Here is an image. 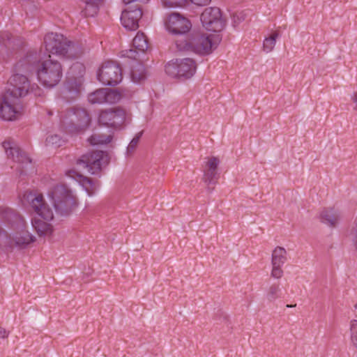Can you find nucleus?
I'll use <instances>...</instances> for the list:
<instances>
[{"label":"nucleus","instance_id":"26","mask_svg":"<svg viewBox=\"0 0 357 357\" xmlns=\"http://www.w3.org/2000/svg\"><path fill=\"white\" fill-rule=\"evenodd\" d=\"M31 224L39 236L50 234L52 231V225L41 220L33 218L31 220Z\"/></svg>","mask_w":357,"mask_h":357},{"label":"nucleus","instance_id":"23","mask_svg":"<svg viewBox=\"0 0 357 357\" xmlns=\"http://www.w3.org/2000/svg\"><path fill=\"white\" fill-rule=\"evenodd\" d=\"M340 218V213L334 208H325L320 213L321 222L332 227L337 226Z\"/></svg>","mask_w":357,"mask_h":357},{"label":"nucleus","instance_id":"17","mask_svg":"<svg viewBox=\"0 0 357 357\" xmlns=\"http://www.w3.org/2000/svg\"><path fill=\"white\" fill-rule=\"evenodd\" d=\"M10 93H4L0 102V116L6 121L15 119L20 108V99L11 96Z\"/></svg>","mask_w":357,"mask_h":357},{"label":"nucleus","instance_id":"7","mask_svg":"<svg viewBox=\"0 0 357 357\" xmlns=\"http://www.w3.org/2000/svg\"><path fill=\"white\" fill-rule=\"evenodd\" d=\"M84 73L85 68L82 63H75L70 67L63 91L64 97L67 100H74L79 96Z\"/></svg>","mask_w":357,"mask_h":357},{"label":"nucleus","instance_id":"30","mask_svg":"<svg viewBox=\"0 0 357 357\" xmlns=\"http://www.w3.org/2000/svg\"><path fill=\"white\" fill-rule=\"evenodd\" d=\"M112 139V135L103 134H93L89 139L88 141L91 145L107 144Z\"/></svg>","mask_w":357,"mask_h":357},{"label":"nucleus","instance_id":"29","mask_svg":"<svg viewBox=\"0 0 357 357\" xmlns=\"http://www.w3.org/2000/svg\"><path fill=\"white\" fill-rule=\"evenodd\" d=\"M132 46L142 54H144L148 49V40L145 35L138 32L132 40Z\"/></svg>","mask_w":357,"mask_h":357},{"label":"nucleus","instance_id":"27","mask_svg":"<svg viewBox=\"0 0 357 357\" xmlns=\"http://www.w3.org/2000/svg\"><path fill=\"white\" fill-rule=\"evenodd\" d=\"M287 261V251L280 246L276 247L273 252L271 257V264L282 266Z\"/></svg>","mask_w":357,"mask_h":357},{"label":"nucleus","instance_id":"36","mask_svg":"<svg viewBox=\"0 0 357 357\" xmlns=\"http://www.w3.org/2000/svg\"><path fill=\"white\" fill-rule=\"evenodd\" d=\"M351 339L354 347L357 348V320L351 322Z\"/></svg>","mask_w":357,"mask_h":357},{"label":"nucleus","instance_id":"8","mask_svg":"<svg viewBox=\"0 0 357 357\" xmlns=\"http://www.w3.org/2000/svg\"><path fill=\"white\" fill-rule=\"evenodd\" d=\"M56 213L61 215H68L75 204L70 191L63 185H56L50 192Z\"/></svg>","mask_w":357,"mask_h":357},{"label":"nucleus","instance_id":"15","mask_svg":"<svg viewBox=\"0 0 357 357\" xmlns=\"http://www.w3.org/2000/svg\"><path fill=\"white\" fill-rule=\"evenodd\" d=\"M24 199L29 202L34 211L46 221L53 219V212L47 205L41 194L34 192H26Z\"/></svg>","mask_w":357,"mask_h":357},{"label":"nucleus","instance_id":"22","mask_svg":"<svg viewBox=\"0 0 357 357\" xmlns=\"http://www.w3.org/2000/svg\"><path fill=\"white\" fill-rule=\"evenodd\" d=\"M18 45L19 43H16V40L10 33H0V58L3 60L8 59Z\"/></svg>","mask_w":357,"mask_h":357},{"label":"nucleus","instance_id":"33","mask_svg":"<svg viewBox=\"0 0 357 357\" xmlns=\"http://www.w3.org/2000/svg\"><path fill=\"white\" fill-rule=\"evenodd\" d=\"M140 53V52L134 48L122 51L121 56L123 57H127L128 59H132V61L134 63L133 64H135L136 62H139L138 57L139 56Z\"/></svg>","mask_w":357,"mask_h":357},{"label":"nucleus","instance_id":"1","mask_svg":"<svg viewBox=\"0 0 357 357\" xmlns=\"http://www.w3.org/2000/svg\"><path fill=\"white\" fill-rule=\"evenodd\" d=\"M0 221L13 231L11 234L0 227V246L12 248L14 245L24 248L35 241V237L26 229L24 218L15 210L0 209Z\"/></svg>","mask_w":357,"mask_h":357},{"label":"nucleus","instance_id":"14","mask_svg":"<svg viewBox=\"0 0 357 357\" xmlns=\"http://www.w3.org/2000/svg\"><path fill=\"white\" fill-rule=\"evenodd\" d=\"M41 62L40 54L37 52H29L15 65L14 71L26 75L36 73L38 74Z\"/></svg>","mask_w":357,"mask_h":357},{"label":"nucleus","instance_id":"35","mask_svg":"<svg viewBox=\"0 0 357 357\" xmlns=\"http://www.w3.org/2000/svg\"><path fill=\"white\" fill-rule=\"evenodd\" d=\"M63 141L61 137L58 135H54L48 136L46 139V144L47 145H52L55 147H59L62 146Z\"/></svg>","mask_w":357,"mask_h":357},{"label":"nucleus","instance_id":"42","mask_svg":"<svg viewBox=\"0 0 357 357\" xmlns=\"http://www.w3.org/2000/svg\"><path fill=\"white\" fill-rule=\"evenodd\" d=\"M351 100L356 104L354 109L357 110V91L354 93L353 96L351 97Z\"/></svg>","mask_w":357,"mask_h":357},{"label":"nucleus","instance_id":"2","mask_svg":"<svg viewBox=\"0 0 357 357\" xmlns=\"http://www.w3.org/2000/svg\"><path fill=\"white\" fill-rule=\"evenodd\" d=\"M218 40V38L213 35L192 31L185 39L175 40V44L178 51L205 56L216 48Z\"/></svg>","mask_w":357,"mask_h":357},{"label":"nucleus","instance_id":"9","mask_svg":"<svg viewBox=\"0 0 357 357\" xmlns=\"http://www.w3.org/2000/svg\"><path fill=\"white\" fill-rule=\"evenodd\" d=\"M167 30L175 36V40L185 39L190 33L192 28L191 22L178 13H172L165 21Z\"/></svg>","mask_w":357,"mask_h":357},{"label":"nucleus","instance_id":"16","mask_svg":"<svg viewBox=\"0 0 357 357\" xmlns=\"http://www.w3.org/2000/svg\"><path fill=\"white\" fill-rule=\"evenodd\" d=\"M126 119V112L123 109L116 107L102 111L98 117L100 124L113 128H119Z\"/></svg>","mask_w":357,"mask_h":357},{"label":"nucleus","instance_id":"25","mask_svg":"<svg viewBox=\"0 0 357 357\" xmlns=\"http://www.w3.org/2000/svg\"><path fill=\"white\" fill-rule=\"evenodd\" d=\"M146 70L144 66L141 62L132 64L130 70V77L133 82L140 83L146 79Z\"/></svg>","mask_w":357,"mask_h":357},{"label":"nucleus","instance_id":"20","mask_svg":"<svg viewBox=\"0 0 357 357\" xmlns=\"http://www.w3.org/2000/svg\"><path fill=\"white\" fill-rule=\"evenodd\" d=\"M120 98L121 96L117 91L109 89H99L88 96V100L91 104L114 103Z\"/></svg>","mask_w":357,"mask_h":357},{"label":"nucleus","instance_id":"38","mask_svg":"<svg viewBox=\"0 0 357 357\" xmlns=\"http://www.w3.org/2000/svg\"><path fill=\"white\" fill-rule=\"evenodd\" d=\"M282 266L272 265L271 277L280 279L283 275V271L281 268Z\"/></svg>","mask_w":357,"mask_h":357},{"label":"nucleus","instance_id":"10","mask_svg":"<svg viewBox=\"0 0 357 357\" xmlns=\"http://www.w3.org/2000/svg\"><path fill=\"white\" fill-rule=\"evenodd\" d=\"M196 68V63L192 59H177L165 66V72L172 77L188 79L195 74Z\"/></svg>","mask_w":357,"mask_h":357},{"label":"nucleus","instance_id":"6","mask_svg":"<svg viewBox=\"0 0 357 357\" xmlns=\"http://www.w3.org/2000/svg\"><path fill=\"white\" fill-rule=\"evenodd\" d=\"M63 76L62 67L59 62L52 59L41 62L38 69V80L46 87L52 88L57 85Z\"/></svg>","mask_w":357,"mask_h":357},{"label":"nucleus","instance_id":"40","mask_svg":"<svg viewBox=\"0 0 357 357\" xmlns=\"http://www.w3.org/2000/svg\"><path fill=\"white\" fill-rule=\"evenodd\" d=\"M149 0H123V2L128 5V4H130L131 3H133V2H140V3H147Z\"/></svg>","mask_w":357,"mask_h":357},{"label":"nucleus","instance_id":"39","mask_svg":"<svg viewBox=\"0 0 357 357\" xmlns=\"http://www.w3.org/2000/svg\"><path fill=\"white\" fill-rule=\"evenodd\" d=\"M351 232H355V238L354 240V244L355 246V249L357 251V218L355 220V227L352 229Z\"/></svg>","mask_w":357,"mask_h":357},{"label":"nucleus","instance_id":"12","mask_svg":"<svg viewBox=\"0 0 357 357\" xmlns=\"http://www.w3.org/2000/svg\"><path fill=\"white\" fill-rule=\"evenodd\" d=\"M105 156L107 155L102 151H92L82 155L77 160L76 164L81 171H86L91 174H98Z\"/></svg>","mask_w":357,"mask_h":357},{"label":"nucleus","instance_id":"43","mask_svg":"<svg viewBox=\"0 0 357 357\" xmlns=\"http://www.w3.org/2000/svg\"><path fill=\"white\" fill-rule=\"evenodd\" d=\"M296 304L295 305H289L288 304V305H286V307H296Z\"/></svg>","mask_w":357,"mask_h":357},{"label":"nucleus","instance_id":"41","mask_svg":"<svg viewBox=\"0 0 357 357\" xmlns=\"http://www.w3.org/2000/svg\"><path fill=\"white\" fill-rule=\"evenodd\" d=\"M8 335V332L3 328L0 327V337L6 338Z\"/></svg>","mask_w":357,"mask_h":357},{"label":"nucleus","instance_id":"32","mask_svg":"<svg viewBox=\"0 0 357 357\" xmlns=\"http://www.w3.org/2000/svg\"><path fill=\"white\" fill-rule=\"evenodd\" d=\"M278 32L274 31L270 35V36L264 39L263 44L264 51H266V52H270L273 50L275 45L276 39L278 38Z\"/></svg>","mask_w":357,"mask_h":357},{"label":"nucleus","instance_id":"44","mask_svg":"<svg viewBox=\"0 0 357 357\" xmlns=\"http://www.w3.org/2000/svg\"><path fill=\"white\" fill-rule=\"evenodd\" d=\"M24 174V171L22 169L20 170V175Z\"/></svg>","mask_w":357,"mask_h":357},{"label":"nucleus","instance_id":"3","mask_svg":"<svg viewBox=\"0 0 357 357\" xmlns=\"http://www.w3.org/2000/svg\"><path fill=\"white\" fill-rule=\"evenodd\" d=\"M44 43L45 50L53 54L68 59L77 58L79 54L77 45L60 33H48L44 37Z\"/></svg>","mask_w":357,"mask_h":357},{"label":"nucleus","instance_id":"5","mask_svg":"<svg viewBox=\"0 0 357 357\" xmlns=\"http://www.w3.org/2000/svg\"><path fill=\"white\" fill-rule=\"evenodd\" d=\"M61 123L66 132H77L85 130L90 124L91 117L83 108L72 107L61 116Z\"/></svg>","mask_w":357,"mask_h":357},{"label":"nucleus","instance_id":"13","mask_svg":"<svg viewBox=\"0 0 357 357\" xmlns=\"http://www.w3.org/2000/svg\"><path fill=\"white\" fill-rule=\"evenodd\" d=\"M200 19L203 26L208 31H220L225 26V20L222 17L221 10L217 7L205 8Z\"/></svg>","mask_w":357,"mask_h":357},{"label":"nucleus","instance_id":"21","mask_svg":"<svg viewBox=\"0 0 357 357\" xmlns=\"http://www.w3.org/2000/svg\"><path fill=\"white\" fill-rule=\"evenodd\" d=\"M8 158L20 164L31 163V159L13 140H5L2 143Z\"/></svg>","mask_w":357,"mask_h":357},{"label":"nucleus","instance_id":"34","mask_svg":"<svg viewBox=\"0 0 357 357\" xmlns=\"http://www.w3.org/2000/svg\"><path fill=\"white\" fill-rule=\"evenodd\" d=\"M142 135V132H139L137 133L136 135L133 137V139L130 141V144L127 147V153L128 155L132 154L135 151Z\"/></svg>","mask_w":357,"mask_h":357},{"label":"nucleus","instance_id":"28","mask_svg":"<svg viewBox=\"0 0 357 357\" xmlns=\"http://www.w3.org/2000/svg\"><path fill=\"white\" fill-rule=\"evenodd\" d=\"M192 3L203 6L210 3L211 0H190ZM165 6L181 7L187 3L188 0H162Z\"/></svg>","mask_w":357,"mask_h":357},{"label":"nucleus","instance_id":"45","mask_svg":"<svg viewBox=\"0 0 357 357\" xmlns=\"http://www.w3.org/2000/svg\"><path fill=\"white\" fill-rule=\"evenodd\" d=\"M224 320H225V321L227 320V318L226 317H224Z\"/></svg>","mask_w":357,"mask_h":357},{"label":"nucleus","instance_id":"37","mask_svg":"<svg viewBox=\"0 0 357 357\" xmlns=\"http://www.w3.org/2000/svg\"><path fill=\"white\" fill-rule=\"evenodd\" d=\"M84 183L86 185H89V188L86 187V190L88 192V195L89 196L93 195L94 193V191L96 190V185L95 182L91 178H85Z\"/></svg>","mask_w":357,"mask_h":357},{"label":"nucleus","instance_id":"24","mask_svg":"<svg viewBox=\"0 0 357 357\" xmlns=\"http://www.w3.org/2000/svg\"><path fill=\"white\" fill-rule=\"evenodd\" d=\"M82 5L81 13L83 16L93 17L99 10V6L103 0H80Z\"/></svg>","mask_w":357,"mask_h":357},{"label":"nucleus","instance_id":"31","mask_svg":"<svg viewBox=\"0 0 357 357\" xmlns=\"http://www.w3.org/2000/svg\"><path fill=\"white\" fill-rule=\"evenodd\" d=\"M280 284L275 283L271 284L267 289L266 298L268 301L273 302L281 296Z\"/></svg>","mask_w":357,"mask_h":357},{"label":"nucleus","instance_id":"4","mask_svg":"<svg viewBox=\"0 0 357 357\" xmlns=\"http://www.w3.org/2000/svg\"><path fill=\"white\" fill-rule=\"evenodd\" d=\"M9 86L5 93L20 99L29 93H33L36 96H40L42 93L41 89L36 84H31L27 75L15 72L9 79Z\"/></svg>","mask_w":357,"mask_h":357},{"label":"nucleus","instance_id":"11","mask_svg":"<svg viewBox=\"0 0 357 357\" xmlns=\"http://www.w3.org/2000/svg\"><path fill=\"white\" fill-rule=\"evenodd\" d=\"M98 79L107 86H116L123 78L122 69L116 61H108L102 63L98 72Z\"/></svg>","mask_w":357,"mask_h":357},{"label":"nucleus","instance_id":"18","mask_svg":"<svg viewBox=\"0 0 357 357\" xmlns=\"http://www.w3.org/2000/svg\"><path fill=\"white\" fill-rule=\"evenodd\" d=\"M142 14V8L139 6H128L121 13V21L123 26L130 31L137 29L138 22Z\"/></svg>","mask_w":357,"mask_h":357},{"label":"nucleus","instance_id":"19","mask_svg":"<svg viewBox=\"0 0 357 357\" xmlns=\"http://www.w3.org/2000/svg\"><path fill=\"white\" fill-rule=\"evenodd\" d=\"M220 164V160L216 157H211L208 158L205 165L203 167L204 176L203 181L208 185L207 190L211 192L213 188H210V185H215L219 178V174L218 172V167Z\"/></svg>","mask_w":357,"mask_h":357}]
</instances>
